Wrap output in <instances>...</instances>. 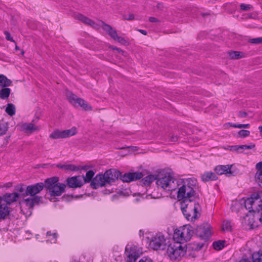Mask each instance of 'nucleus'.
<instances>
[{"instance_id": "nucleus-51", "label": "nucleus", "mask_w": 262, "mask_h": 262, "mask_svg": "<svg viewBox=\"0 0 262 262\" xmlns=\"http://www.w3.org/2000/svg\"><path fill=\"white\" fill-rule=\"evenodd\" d=\"M178 137L177 136H172L170 137L171 141H176L178 140Z\"/></svg>"}, {"instance_id": "nucleus-56", "label": "nucleus", "mask_w": 262, "mask_h": 262, "mask_svg": "<svg viewBox=\"0 0 262 262\" xmlns=\"http://www.w3.org/2000/svg\"><path fill=\"white\" fill-rule=\"evenodd\" d=\"M258 129L260 133H262V126H259L258 127Z\"/></svg>"}, {"instance_id": "nucleus-36", "label": "nucleus", "mask_w": 262, "mask_h": 262, "mask_svg": "<svg viewBox=\"0 0 262 262\" xmlns=\"http://www.w3.org/2000/svg\"><path fill=\"white\" fill-rule=\"evenodd\" d=\"M255 147V145L254 144H251L249 145H238V150L239 151L240 150H245V149H250L254 148Z\"/></svg>"}, {"instance_id": "nucleus-39", "label": "nucleus", "mask_w": 262, "mask_h": 262, "mask_svg": "<svg viewBox=\"0 0 262 262\" xmlns=\"http://www.w3.org/2000/svg\"><path fill=\"white\" fill-rule=\"evenodd\" d=\"M238 135L241 137H246L249 136L250 132L247 130H241L238 132Z\"/></svg>"}, {"instance_id": "nucleus-62", "label": "nucleus", "mask_w": 262, "mask_h": 262, "mask_svg": "<svg viewBox=\"0 0 262 262\" xmlns=\"http://www.w3.org/2000/svg\"><path fill=\"white\" fill-rule=\"evenodd\" d=\"M115 49L118 50V51H120V50L118 49V48H115Z\"/></svg>"}, {"instance_id": "nucleus-6", "label": "nucleus", "mask_w": 262, "mask_h": 262, "mask_svg": "<svg viewBox=\"0 0 262 262\" xmlns=\"http://www.w3.org/2000/svg\"><path fill=\"white\" fill-rule=\"evenodd\" d=\"M193 233V228L189 225H186L174 230L173 239L184 244L190 239Z\"/></svg>"}, {"instance_id": "nucleus-55", "label": "nucleus", "mask_w": 262, "mask_h": 262, "mask_svg": "<svg viewBox=\"0 0 262 262\" xmlns=\"http://www.w3.org/2000/svg\"><path fill=\"white\" fill-rule=\"evenodd\" d=\"M69 197H70L69 195H63L62 196V199L65 200V199H67V198H69Z\"/></svg>"}, {"instance_id": "nucleus-50", "label": "nucleus", "mask_w": 262, "mask_h": 262, "mask_svg": "<svg viewBox=\"0 0 262 262\" xmlns=\"http://www.w3.org/2000/svg\"><path fill=\"white\" fill-rule=\"evenodd\" d=\"M129 148H131L135 150H137V147L136 146H127V147H122L119 148V149H122Z\"/></svg>"}, {"instance_id": "nucleus-43", "label": "nucleus", "mask_w": 262, "mask_h": 262, "mask_svg": "<svg viewBox=\"0 0 262 262\" xmlns=\"http://www.w3.org/2000/svg\"><path fill=\"white\" fill-rule=\"evenodd\" d=\"M237 147L238 145L228 146L227 149L231 151H238Z\"/></svg>"}, {"instance_id": "nucleus-44", "label": "nucleus", "mask_w": 262, "mask_h": 262, "mask_svg": "<svg viewBox=\"0 0 262 262\" xmlns=\"http://www.w3.org/2000/svg\"><path fill=\"white\" fill-rule=\"evenodd\" d=\"M256 168L257 170V172L262 171V161L256 164Z\"/></svg>"}, {"instance_id": "nucleus-31", "label": "nucleus", "mask_w": 262, "mask_h": 262, "mask_svg": "<svg viewBox=\"0 0 262 262\" xmlns=\"http://www.w3.org/2000/svg\"><path fill=\"white\" fill-rule=\"evenodd\" d=\"M5 111L10 116H13L15 114V106L12 103H8Z\"/></svg>"}, {"instance_id": "nucleus-28", "label": "nucleus", "mask_w": 262, "mask_h": 262, "mask_svg": "<svg viewBox=\"0 0 262 262\" xmlns=\"http://www.w3.org/2000/svg\"><path fill=\"white\" fill-rule=\"evenodd\" d=\"M157 180L156 176L149 175L142 180V183L144 185H149L152 182Z\"/></svg>"}, {"instance_id": "nucleus-18", "label": "nucleus", "mask_w": 262, "mask_h": 262, "mask_svg": "<svg viewBox=\"0 0 262 262\" xmlns=\"http://www.w3.org/2000/svg\"><path fill=\"white\" fill-rule=\"evenodd\" d=\"M20 129L21 131L28 134H31L35 132L40 130V127L38 126L35 125L32 122L31 123H21L19 124Z\"/></svg>"}, {"instance_id": "nucleus-9", "label": "nucleus", "mask_w": 262, "mask_h": 262, "mask_svg": "<svg viewBox=\"0 0 262 262\" xmlns=\"http://www.w3.org/2000/svg\"><path fill=\"white\" fill-rule=\"evenodd\" d=\"M195 191L193 188L189 185H183L179 189L177 197L179 200H194Z\"/></svg>"}, {"instance_id": "nucleus-5", "label": "nucleus", "mask_w": 262, "mask_h": 262, "mask_svg": "<svg viewBox=\"0 0 262 262\" xmlns=\"http://www.w3.org/2000/svg\"><path fill=\"white\" fill-rule=\"evenodd\" d=\"M158 188L165 192L175 190L178 187V181L173 177L168 175L162 177L157 180Z\"/></svg>"}, {"instance_id": "nucleus-4", "label": "nucleus", "mask_w": 262, "mask_h": 262, "mask_svg": "<svg viewBox=\"0 0 262 262\" xmlns=\"http://www.w3.org/2000/svg\"><path fill=\"white\" fill-rule=\"evenodd\" d=\"M59 178L57 177H52L45 181V188L48 190L51 196H60L64 192L66 185L58 183Z\"/></svg>"}, {"instance_id": "nucleus-57", "label": "nucleus", "mask_w": 262, "mask_h": 262, "mask_svg": "<svg viewBox=\"0 0 262 262\" xmlns=\"http://www.w3.org/2000/svg\"><path fill=\"white\" fill-rule=\"evenodd\" d=\"M53 237H54L55 238H56V237H57V235H56V233H54V234H53Z\"/></svg>"}, {"instance_id": "nucleus-33", "label": "nucleus", "mask_w": 262, "mask_h": 262, "mask_svg": "<svg viewBox=\"0 0 262 262\" xmlns=\"http://www.w3.org/2000/svg\"><path fill=\"white\" fill-rule=\"evenodd\" d=\"M253 262H262V251H259L257 253L252 255Z\"/></svg>"}, {"instance_id": "nucleus-64", "label": "nucleus", "mask_w": 262, "mask_h": 262, "mask_svg": "<svg viewBox=\"0 0 262 262\" xmlns=\"http://www.w3.org/2000/svg\"><path fill=\"white\" fill-rule=\"evenodd\" d=\"M15 49H16V50H17V49H18L17 46H16Z\"/></svg>"}, {"instance_id": "nucleus-59", "label": "nucleus", "mask_w": 262, "mask_h": 262, "mask_svg": "<svg viewBox=\"0 0 262 262\" xmlns=\"http://www.w3.org/2000/svg\"><path fill=\"white\" fill-rule=\"evenodd\" d=\"M9 137H7L6 139V144L8 142V140L9 139Z\"/></svg>"}, {"instance_id": "nucleus-25", "label": "nucleus", "mask_w": 262, "mask_h": 262, "mask_svg": "<svg viewBox=\"0 0 262 262\" xmlns=\"http://www.w3.org/2000/svg\"><path fill=\"white\" fill-rule=\"evenodd\" d=\"M57 167L62 169L69 171H77L80 169L79 167L72 164L61 165L58 164Z\"/></svg>"}, {"instance_id": "nucleus-12", "label": "nucleus", "mask_w": 262, "mask_h": 262, "mask_svg": "<svg viewBox=\"0 0 262 262\" xmlns=\"http://www.w3.org/2000/svg\"><path fill=\"white\" fill-rule=\"evenodd\" d=\"M101 28L115 40L123 45H127V41L122 37L118 35L116 30L114 29L110 25L101 21Z\"/></svg>"}, {"instance_id": "nucleus-13", "label": "nucleus", "mask_w": 262, "mask_h": 262, "mask_svg": "<svg viewBox=\"0 0 262 262\" xmlns=\"http://www.w3.org/2000/svg\"><path fill=\"white\" fill-rule=\"evenodd\" d=\"M45 187V183H38L34 185L28 186L26 189L25 195L36 196Z\"/></svg>"}, {"instance_id": "nucleus-49", "label": "nucleus", "mask_w": 262, "mask_h": 262, "mask_svg": "<svg viewBox=\"0 0 262 262\" xmlns=\"http://www.w3.org/2000/svg\"><path fill=\"white\" fill-rule=\"evenodd\" d=\"M18 191L19 192L23 193V192H25L26 189H25V188H24L23 186H21L20 187H19V188H18ZM23 195H25V194H23Z\"/></svg>"}, {"instance_id": "nucleus-14", "label": "nucleus", "mask_w": 262, "mask_h": 262, "mask_svg": "<svg viewBox=\"0 0 262 262\" xmlns=\"http://www.w3.org/2000/svg\"><path fill=\"white\" fill-rule=\"evenodd\" d=\"M248 210H249V213L245 216L244 219L252 228H253L256 226V225L254 224L256 220H259L260 221L262 222V216L260 213H258L255 209L254 211L250 210V209Z\"/></svg>"}, {"instance_id": "nucleus-23", "label": "nucleus", "mask_w": 262, "mask_h": 262, "mask_svg": "<svg viewBox=\"0 0 262 262\" xmlns=\"http://www.w3.org/2000/svg\"><path fill=\"white\" fill-rule=\"evenodd\" d=\"M11 84L12 81L11 80L3 74L0 75V87H8L11 85Z\"/></svg>"}, {"instance_id": "nucleus-63", "label": "nucleus", "mask_w": 262, "mask_h": 262, "mask_svg": "<svg viewBox=\"0 0 262 262\" xmlns=\"http://www.w3.org/2000/svg\"><path fill=\"white\" fill-rule=\"evenodd\" d=\"M202 246H203V245H201V246L200 247V248H199V249H201V248L202 247Z\"/></svg>"}, {"instance_id": "nucleus-15", "label": "nucleus", "mask_w": 262, "mask_h": 262, "mask_svg": "<svg viewBox=\"0 0 262 262\" xmlns=\"http://www.w3.org/2000/svg\"><path fill=\"white\" fill-rule=\"evenodd\" d=\"M211 227L208 224H203L198 226L196 229V234L201 239H207L211 234Z\"/></svg>"}, {"instance_id": "nucleus-32", "label": "nucleus", "mask_w": 262, "mask_h": 262, "mask_svg": "<svg viewBox=\"0 0 262 262\" xmlns=\"http://www.w3.org/2000/svg\"><path fill=\"white\" fill-rule=\"evenodd\" d=\"M225 241H218L214 242L213 243L212 246L213 248L217 250H221L224 247Z\"/></svg>"}, {"instance_id": "nucleus-1", "label": "nucleus", "mask_w": 262, "mask_h": 262, "mask_svg": "<svg viewBox=\"0 0 262 262\" xmlns=\"http://www.w3.org/2000/svg\"><path fill=\"white\" fill-rule=\"evenodd\" d=\"M143 174L141 172H128L121 175L119 170L110 169L106 170L103 174H98L91 182V186L94 189L103 187L107 184L111 185L118 179L119 178L123 182L129 183L141 179Z\"/></svg>"}, {"instance_id": "nucleus-45", "label": "nucleus", "mask_w": 262, "mask_h": 262, "mask_svg": "<svg viewBox=\"0 0 262 262\" xmlns=\"http://www.w3.org/2000/svg\"><path fill=\"white\" fill-rule=\"evenodd\" d=\"M238 116L240 118H245L247 116V113L245 112H239Z\"/></svg>"}, {"instance_id": "nucleus-54", "label": "nucleus", "mask_w": 262, "mask_h": 262, "mask_svg": "<svg viewBox=\"0 0 262 262\" xmlns=\"http://www.w3.org/2000/svg\"><path fill=\"white\" fill-rule=\"evenodd\" d=\"M89 168V167L88 166H83L82 167L81 169H83V170H87L88 168Z\"/></svg>"}, {"instance_id": "nucleus-10", "label": "nucleus", "mask_w": 262, "mask_h": 262, "mask_svg": "<svg viewBox=\"0 0 262 262\" xmlns=\"http://www.w3.org/2000/svg\"><path fill=\"white\" fill-rule=\"evenodd\" d=\"M77 133V128L74 126L63 130L56 129L50 135V138L53 139L67 138L75 135Z\"/></svg>"}, {"instance_id": "nucleus-11", "label": "nucleus", "mask_w": 262, "mask_h": 262, "mask_svg": "<svg viewBox=\"0 0 262 262\" xmlns=\"http://www.w3.org/2000/svg\"><path fill=\"white\" fill-rule=\"evenodd\" d=\"M67 95L70 102L75 106H80L85 111L92 110V107L83 99L77 97L72 93L68 92Z\"/></svg>"}, {"instance_id": "nucleus-19", "label": "nucleus", "mask_w": 262, "mask_h": 262, "mask_svg": "<svg viewBox=\"0 0 262 262\" xmlns=\"http://www.w3.org/2000/svg\"><path fill=\"white\" fill-rule=\"evenodd\" d=\"M231 165H220L215 168V171L217 174L222 175L225 174L228 176L232 175V172L231 170Z\"/></svg>"}, {"instance_id": "nucleus-24", "label": "nucleus", "mask_w": 262, "mask_h": 262, "mask_svg": "<svg viewBox=\"0 0 262 262\" xmlns=\"http://www.w3.org/2000/svg\"><path fill=\"white\" fill-rule=\"evenodd\" d=\"M9 208L6 204L0 205V219H5L9 214Z\"/></svg>"}, {"instance_id": "nucleus-2", "label": "nucleus", "mask_w": 262, "mask_h": 262, "mask_svg": "<svg viewBox=\"0 0 262 262\" xmlns=\"http://www.w3.org/2000/svg\"><path fill=\"white\" fill-rule=\"evenodd\" d=\"M200 206L195 200H185L181 203V209L185 217L188 221H194L198 219V210Z\"/></svg>"}, {"instance_id": "nucleus-3", "label": "nucleus", "mask_w": 262, "mask_h": 262, "mask_svg": "<svg viewBox=\"0 0 262 262\" xmlns=\"http://www.w3.org/2000/svg\"><path fill=\"white\" fill-rule=\"evenodd\" d=\"M186 252V245L180 242L174 241L170 243L167 248V253L172 260H180Z\"/></svg>"}, {"instance_id": "nucleus-8", "label": "nucleus", "mask_w": 262, "mask_h": 262, "mask_svg": "<svg viewBox=\"0 0 262 262\" xmlns=\"http://www.w3.org/2000/svg\"><path fill=\"white\" fill-rule=\"evenodd\" d=\"M149 246L155 250L165 249L166 243L164 235L160 232L156 233L151 237L149 242Z\"/></svg>"}, {"instance_id": "nucleus-47", "label": "nucleus", "mask_w": 262, "mask_h": 262, "mask_svg": "<svg viewBox=\"0 0 262 262\" xmlns=\"http://www.w3.org/2000/svg\"><path fill=\"white\" fill-rule=\"evenodd\" d=\"M124 19L128 20H133L134 19V15L133 14H129L128 17L124 16Z\"/></svg>"}, {"instance_id": "nucleus-48", "label": "nucleus", "mask_w": 262, "mask_h": 262, "mask_svg": "<svg viewBox=\"0 0 262 262\" xmlns=\"http://www.w3.org/2000/svg\"><path fill=\"white\" fill-rule=\"evenodd\" d=\"M149 20L151 23H157L159 22V20H158L157 18L154 17H150L149 18Z\"/></svg>"}, {"instance_id": "nucleus-60", "label": "nucleus", "mask_w": 262, "mask_h": 262, "mask_svg": "<svg viewBox=\"0 0 262 262\" xmlns=\"http://www.w3.org/2000/svg\"><path fill=\"white\" fill-rule=\"evenodd\" d=\"M202 15L203 16H204L205 15H209V14L202 13Z\"/></svg>"}, {"instance_id": "nucleus-35", "label": "nucleus", "mask_w": 262, "mask_h": 262, "mask_svg": "<svg viewBox=\"0 0 262 262\" xmlns=\"http://www.w3.org/2000/svg\"><path fill=\"white\" fill-rule=\"evenodd\" d=\"M222 229L224 231H229L231 230V225L230 222L225 221L223 222Z\"/></svg>"}, {"instance_id": "nucleus-26", "label": "nucleus", "mask_w": 262, "mask_h": 262, "mask_svg": "<svg viewBox=\"0 0 262 262\" xmlns=\"http://www.w3.org/2000/svg\"><path fill=\"white\" fill-rule=\"evenodd\" d=\"M8 128L9 126L8 123L3 119L0 120V136H3L6 134Z\"/></svg>"}, {"instance_id": "nucleus-27", "label": "nucleus", "mask_w": 262, "mask_h": 262, "mask_svg": "<svg viewBox=\"0 0 262 262\" xmlns=\"http://www.w3.org/2000/svg\"><path fill=\"white\" fill-rule=\"evenodd\" d=\"M228 55L232 59H238L244 57V54L243 52L238 51L229 52Z\"/></svg>"}, {"instance_id": "nucleus-34", "label": "nucleus", "mask_w": 262, "mask_h": 262, "mask_svg": "<svg viewBox=\"0 0 262 262\" xmlns=\"http://www.w3.org/2000/svg\"><path fill=\"white\" fill-rule=\"evenodd\" d=\"M255 180L260 187H262V170L256 172L255 174Z\"/></svg>"}, {"instance_id": "nucleus-41", "label": "nucleus", "mask_w": 262, "mask_h": 262, "mask_svg": "<svg viewBox=\"0 0 262 262\" xmlns=\"http://www.w3.org/2000/svg\"><path fill=\"white\" fill-rule=\"evenodd\" d=\"M240 7L241 9L244 11L249 10L252 8V7L250 5H247L245 4H242Z\"/></svg>"}, {"instance_id": "nucleus-52", "label": "nucleus", "mask_w": 262, "mask_h": 262, "mask_svg": "<svg viewBox=\"0 0 262 262\" xmlns=\"http://www.w3.org/2000/svg\"><path fill=\"white\" fill-rule=\"evenodd\" d=\"M157 7L158 9L162 10L163 8V5L162 4L159 3L157 4Z\"/></svg>"}, {"instance_id": "nucleus-61", "label": "nucleus", "mask_w": 262, "mask_h": 262, "mask_svg": "<svg viewBox=\"0 0 262 262\" xmlns=\"http://www.w3.org/2000/svg\"><path fill=\"white\" fill-rule=\"evenodd\" d=\"M47 235H50V232H47Z\"/></svg>"}, {"instance_id": "nucleus-53", "label": "nucleus", "mask_w": 262, "mask_h": 262, "mask_svg": "<svg viewBox=\"0 0 262 262\" xmlns=\"http://www.w3.org/2000/svg\"><path fill=\"white\" fill-rule=\"evenodd\" d=\"M141 33H142V34L144 35H146L147 34V32L144 30H141V29H140L138 30Z\"/></svg>"}, {"instance_id": "nucleus-21", "label": "nucleus", "mask_w": 262, "mask_h": 262, "mask_svg": "<svg viewBox=\"0 0 262 262\" xmlns=\"http://www.w3.org/2000/svg\"><path fill=\"white\" fill-rule=\"evenodd\" d=\"M201 178L203 182H208L209 181H215L217 179V177L214 173L207 171L202 174Z\"/></svg>"}, {"instance_id": "nucleus-37", "label": "nucleus", "mask_w": 262, "mask_h": 262, "mask_svg": "<svg viewBox=\"0 0 262 262\" xmlns=\"http://www.w3.org/2000/svg\"><path fill=\"white\" fill-rule=\"evenodd\" d=\"M228 124L231 127H233L235 128H248L249 127V126H250L249 124H232V123H229Z\"/></svg>"}, {"instance_id": "nucleus-7", "label": "nucleus", "mask_w": 262, "mask_h": 262, "mask_svg": "<svg viewBox=\"0 0 262 262\" xmlns=\"http://www.w3.org/2000/svg\"><path fill=\"white\" fill-rule=\"evenodd\" d=\"M244 206L246 209H251L252 211L255 209L262 216V201L258 194H253L250 198L245 200Z\"/></svg>"}, {"instance_id": "nucleus-22", "label": "nucleus", "mask_w": 262, "mask_h": 262, "mask_svg": "<svg viewBox=\"0 0 262 262\" xmlns=\"http://www.w3.org/2000/svg\"><path fill=\"white\" fill-rule=\"evenodd\" d=\"M41 200V198L38 196H33L31 198H28L24 200L26 205L29 207H32L35 204L39 203Z\"/></svg>"}, {"instance_id": "nucleus-46", "label": "nucleus", "mask_w": 262, "mask_h": 262, "mask_svg": "<svg viewBox=\"0 0 262 262\" xmlns=\"http://www.w3.org/2000/svg\"><path fill=\"white\" fill-rule=\"evenodd\" d=\"M139 262H152V261L150 258L143 257L142 259H141Z\"/></svg>"}, {"instance_id": "nucleus-58", "label": "nucleus", "mask_w": 262, "mask_h": 262, "mask_svg": "<svg viewBox=\"0 0 262 262\" xmlns=\"http://www.w3.org/2000/svg\"><path fill=\"white\" fill-rule=\"evenodd\" d=\"M3 199L0 197V205L2 204Z\"/></svg>"}, {"instance_id": "nucleus-38", "label": "nucleus", "mask_w": 262, "mask_h": 262, "mask_svg": "<svg viewBox=\"0 0 262 262\" xmlns=\"http://www.w3.org/2000/svg\"><path fill=\"white\" fill-rule=\"evenodd\" d=\"M138 257V255H136L135 254H133L132 251H130L128 255V257L129 259L128 262H135Z\"/></svg>"}, {"instance_id": "nucleus-17", "label": "nucleus", "mask_w": 262, "mask_h": 262, "mask_svg": "<svg viewBox=\"0 0 262 262\" xmlns=\"http://www.w3.org/2000/svg\"><path fill=\"white\" fill-rule=\"evenodd\" d=\"M67 184L69 188H77L82 186L84 183L81 177L78 176L68 178L67 179Z\"/></svg>"}, {"instance_id": "nucleus-42", "label": "nucleus", "mask_w": 262, "mask_h": 262, "mask_svg": "<svg viewBox=\"0 0 262 262\" xmlns=\"http://www.w3.org/2000/svg\"><path fill=\"white\" fill-rule=\"evenodd\" d=\"M4 34L6 36V38L7 40H9V41H10L12 42H14V40H13L12 37H11V36L9 32L5 31Z\"/></svg>"}, {"instance_id": "nucleus-30", "label": "nucleus", "mask_w": 262, "mask_h": 262, "mask_svg": "<svg viewBox=\"0 0 262 262\" xmlns=\"http://www.w3.org/2000/svg\"><path fill=\"white\" fill-rule=\"evenodd\" d=\"M11 92V90L7 87H5L0 90V98L2 99H5L9 97Z\"/></svg>"}, {"instance_id": "nucleus-20", "label": "nucleus", "mask_w": 262, "mask_h": 262, "mask_svg": "<svg viewBox=\"0 0 262 262\" xmlns=\"http://www.w3.org/2000/svg\"><path fill=\"white\" fill-rule=\"evenodd\" d=\"M18 198L19 194L16 192L6 193L3 196V201L7 204H11V203L16 202Z\"/></svg>"}, {"instance_id": "nucleus-40", "label": "nucleus", "mask_w": 262, "mask_h": 262, "mask_svg": "<svg viewBox=\"0 0 262 262\" xmlns=\"http://www.w3.org/2000/svg\"><path fill=\"white\" fill-rule=\"evenodd\" d=\"M249 42L254 44H259L262 43V37H258L249 39Z\"/></svg>"}, {"instance_id": "nucleus-16", "label": "nucleus", "mask_w": 262, "mask_h": 262, "mask_svg": "<svg viewBox=\"0 0 262 262\" xmlns=\"http://www.w3.org/2000/svg\"><path fill=\"white\" fill-rule=\"evenodd\" d=\"M74 17L76 19L96 29H98L100 27H101L102 26L101 23V21H100V24H97L93 20L79 13L75 14Z\"/></svg>"}, {"instance_id": "nucleus-29", "label": "nucleus", "mask_w": 262, "mask_h": 262, "mask_svg": "<svg viewBox=\"0 0 262 262\" xmlns=\"http://www.w3.org/2000/svg\"><path fill=\"white\" fill-rule=\"evenodd\" d=\"M94 174L95 172L93 170H89L86 173L85 176H83L81 177L84 184L89 183L90 181L92 182L93 180L92 178L93 177Z\"/></svg>"}]
</instances>
